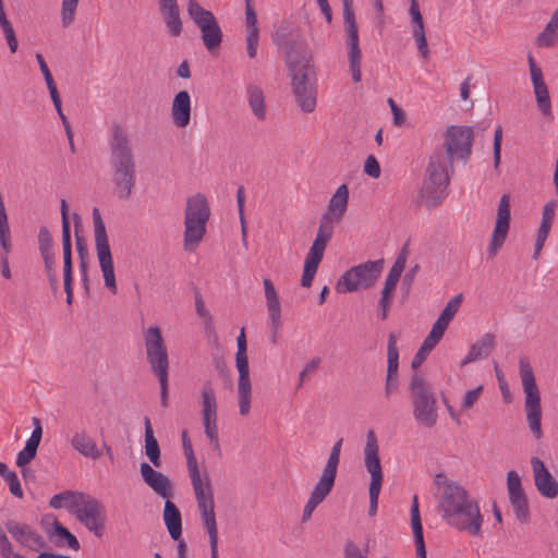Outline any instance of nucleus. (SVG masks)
<instances>
[{
	"label": "nucleus",
	"instance_id": "nucleus-1",
	"mask_svg": "<svg viewBox=\"0 0 558 558\" xmlns=\"http://www.w3.org/2000/svg\"><path fill=\"white\" fill-rule=\"evenodd\" d=\"M284 47L295 100L302 111L311 113L316 108V73L312 52L292 39H287Z\"/></svg>",
	"mask_w": 558,
	"mask_h": 558
},
{
	"label": "nucleus",
	"instance_id": "nucleus-2",
	"mask_svg": "<svg viewBox=\"0 0 558 558\" xmlns=\"http://www.w3.org/2000/svg\"><path fill=\"white\" fill-rule=\"evenodd\" d=\"M349 191L345 184H341L329 201L327 211L323 214L316 238L305 257L301 278V286L310 288L324 258L328 242L333 234V222L340 221L348 206Z\"/></svg>",
	"mask_w": 558,
	"mask_h": 558
},
{
	"label": "nucleus",
	"instance_id": "nucleus-3",
	"mask_svg": "<svg viewBox=\"0 0 558 558\" xmlns=\"http://www.w3.org/2000/svg\"><path fill=\"white\" fill-rule=\"evenodd\" d=\"M109 149L114 194L129 199L136 183V162L129 134L119 124L112 126Z\"/></svg>",
	"mask_w": 558,
	"mask_h": 558
},
{
	"label": "nucleus",
	"instance_id": "nucleus-4",
	"mask_svg": "<svg viewBox=\"0 0 558 558\" xmlns=\"http://www.w3.org/2000/svg\"><path fill=\"white\" fill-rule=\"evenodd\" d=\"M442 150L435 149L426 167V177L421 189L422 203L427 208L438 206L447 196L453 169L444 165Z\"/></svg>",
	"mask_w": 558,
	"mask_h": 558
},
{
	"label": "nucleus",
	"instance_id": "nucleus-5",
	"mask_svg": "<svg viewBox=\"0 0 558 558\" xmlns=\"http://www.w3.org/2000/svg\"><path fill=\"white\" fill-rule=\"evenodd\" d=\"M409 393L415 422L425 428H433L438 421L437 400L430 384L420 374L411 376Z\"/></svg>",
	"mask_w": 558,
	"mask_h": 558
},
{
	"label": "nucleus",
	"instance_id": "nucleus-6",
	"mask_svg": "<svg viewBox=\"0 0 558 558\" xmlns=\"http://www.w3.org/2000/svg\"><path fill=\"white\" fill-rule=\"evenodd\" d=\"M519 367L522 387L525 393L524 410L526 413V422L534 438L538 440L543 437V429L541 424V393L535 381L533 368L526 357L520 359Z\"/></svg>",
	"mask_w": 558,
	"mask_h": 558
},
{
	"label": "nucleus",
	"instance_id": "nucleus-7",
	"mask_svg": "<svg viewBox=\"0 0 558 558\" xmlns=\"http://www.w3.org/2000/svg\"><path fill=\"white\" fill-rule=\"evenodd\" d=\"M70 499L71 514L95 536L100 537L105 531V506L90 495H66Z\"/></svg>",
	"mask_w": 558,
	"mask_h": 558
},
{
	"label": "nucleus",
	"instance_id": "nucleus-8",
	"mask_svg": "<svg viewBox=\"0 0 558 558\" xmlns=\"http://www.w3.org/2000/svg\"><path fill=\"white\" fill-rule=\"evenodd\" d=\"M209 218L208 203L205 195L197 194L187 199L185 208L184 248L194 251L206 233Z\"/></svg>",
	"mask_w": 558,
	"mask_h": 558
},
{
	"label": "nucleus",
	"instance_id": "nucleus-9",
	"mask_svg": "<svg viewBox=\"0 0 558 558\" xmlns=\"http://www.w3.org/2000/svg\"><path fill=\"white\" fill-rule=\"evenodd\" d=\"M384 265L385 260L380 258L351 267L339 278L336 291L348 293L372 288L380 277Z\"/></svg>",
	"mask_w": 558,
	"mask_h": 558
},
{
	"label": "nucleus",
	"instance_id": "nucleus-10",
	"mask_svg": "<svg viewBox=\"0 0 558 558\" xmlns=\"http://www.w3.org/2000/svg\"><path fill=\"white\" fill-rule=\"evenodd\" d=\"M182 445L183 452L186 458V468L189 472V477L191 480L193 490L197 500V506L202 512V519L205 529L209 533V510L207 506L208 498L206 497L205 489L209 488V480L207 473L204 471L203 475L201 474L197 459L195 457L191 439L187 436V432H182Z\"/></svg>",
	"mask_w": 558,
	"mask_h": 558
},
{
	"label": "nucleus",
	"instance_id": "nucleus-11",
	"mask_svg": "<svg viewBox=\"0 0 558 558\" xmlns=\"http://www.w3.org/2000/svg\"><path fill=\"white\" fill-rule=\"evenodd\" d=\"M441 513L450 526L466 532L471 536H482L483 515L476 500L470 498Z\"/></svg>",
	"mask_w": 558,
	"mask_h": 558
},
{
	"label": "nucleus",
	"instance_id": "nucleus-12",
	"mask_svg": "<svg viewBox=\"0 0 558 558\" xmlns=\"http://www.w3.org/2000/svg\"><path fill=\"white\" fill-rule=\"evenodd\" d=\"M445 142L442 150L444 165L453 169L454 159H461L464 162L470 158L474 133L471 126L450 125L445 132Z\"/></svg>",
	"mask_w": 558,
	"mask_h": 558
},
{
	"label": "nucleus",
	"instance_id": "nucleus-13",
	"mask_svg": "<svg viewBox=\"0 0 558 558\" xmlns=\"http://www.w3.org/2000/svg\"><path fill=\"white\" fill-rule=\"evenodd\" d=\"M378 441L373 429L367 432L366 444L364 448V462L367 472L371 474L369 483V508L368 514L374 517L378 508V498L383 486V469L378 454Z\"/></svg>",
	"mask_w": 558,
	"mask_h": 558
},
{
	"label": "nucleus",
	"instance_id": "nucleus-14",
	"mask_svg": "<svg viewBox=\"0 0 558 558\" xmlns=\"http://www.w3.org/2000/svg\"><path fill=\"white\" fill-rule=\"evenodd\" d=\"M93 223L95 234V247L99 266L104 276L105 286L112 292L117 293V282L113 268V260L110 251L109 240L106 226L98 208L93 209Z\"/></svg>",
	"mask_w": 558,
	"mask_h": 558
},
{
	"label": "nucleus",
	"instance_id": "nucleus-15",
	"mask_svg": "<svg viewBox=\"0 0 558 558\" xmlns=\"http://www.w3.org/2000/svg\"><path fill=\"white\" fill-rule=\"evenodd\" d=\"M235 366L239 372L238 379V400L239 412L242 416L250 413L252 399V381L250 377L248 359L246 354L247 344L244 329L241 330L236 339Z\"/></svg>",
	"mask_w": 558,
	"mask_h": 558
},
{
	"label": "nucleus",
	"instance_id": "nucleus-16",
	"mask_svg": "<svg viewBox=\"0 0 558 558\" xmlns=\"http://www.w3.org/2000/svg\"><path fill=\"white\" fill-rule=\"evenodd\" d=\"M144 340L151 372L157 378H168L169 359L160 329L149 327L145 332Z\"/></svg>",
	"mask_w": 558,
	"mask_h": 558
},
{
	"label": "nucleus",
	"instance_id": "nucleus-17",
	"mask_svg": "<svg viewBox=\"0 0 558 558\" xmlns=\"http://www.w3.org/2000/svg\"><path fill=\"white\" fill-rule=\"evenodd\" d=\"M60 211L62 218L63 286L66 293V303L71 305L73 302L72 243L69 207L65 199H61Z\"/></svg>",
	"mask_w": 558,
	"mask_h": 558
},
{
	"label": "nucleus",
	"instance_id": "nucleus-18",
	"mask_svg": "<svg viewBox=\"0 0 558 558\" xmlns=\"http://www.w3.org/2000/svg\"><path fill=\"white\" fill-rule=\"evenodd\" d=\"M434 483L439 493V509L441 512L471 498L462 485L448 480L444 473H437Z\"/></svg>",
	"mask_w": 558,
	"mask_h": 558
},
{
	"label": "nucleus",
	"instance_id": "nucleus-19",
	"mask_svg": "<svg viewBox=\"0 0 558 558\" xmlns=\"http://www.w3.org/2000/svg\"><path fill=\"white\" fill-rule=\"evenodd\" d=\"M510 196L505 194L498 204L496 222L488 247V255L490 257L495 256L497 251L504 245L510 228Z\"/></svg>",
	"mask_w": 558,
	"mask_h": 558
},
{
	"label": "nucleus",
	"instance_id": "nucleus-20",
	"mask_svg": "<svg viewBox=\"0 0 558 558\" xmlns=\"http://www.w3.org/2000/svg\"><path fill=\"white\" fill-rule=\"evenodd\" d=\"M527 62L530 68L531 81L535 94L536 105L541 113L545 118H553L551 101L549 97V90L545 83L543 71L536 64L533 56L527 54Z\"/></svg>",
	"mask_w": 558,
	"mask_h": 558
},
{
	"label": "nucleus",
	"instance_id": "nucleus-21",
	"mask_svg": "<svg viewBox=\"0 0 558 558\" xmlns=\"http://www.w3.org/2000/svg\"><path fill=\"white\" fill-rule=\"evenodd\" d=\"M267 312L270 320V341L272 344L277 343L279 330L281 328V305L278 292L268 278L263 280Z\"/></svg>",
	"mask_w": 558,
	"mask_h": 558
},
{
	"label": "nucleus",
	"instance_id": "nucleus-22",
	"mask_svg": "<svg viewBox=\"0 0 558 558\" xmlns=\"http://www.w3.org/2000/svg\"><path fill=\"white\" fill-rule=\"evenodd\" d=\"M533 468L534 482L537 490L543 497L556 498L558 496V482L545 466L544 462L533 457L531 460Z\"/></svg>",
	"mask_w": 558,
	"mask_h": 558
},
{
	"label": "nucleus",
	"instance_id": "nucleus-23",
	"mask_svg": "<svg viewBox=\"0 0 558 558\" xmlns=\"http://www.w3.org/2000/svg\"><path fill=\"white\" fill-rule=\"evenodd\" d=\"M141 474L144 482L160 497L171 498L173 495L171 481L163 473L154 470L148 463L141 464Z\"/></svg>",
	"mask_w": 558,
	"mask_h": 558
},
{
	"label": "nucleus",
	"instance_id": "nucleus-24",
	"mask_svg": "<svg viewBox=\"0 0 558 558\" xmlns=\"http://www.w3.org/2000/svg\"><path fill=\"white\" fill-rule=\"evenodd\" d=\"M408 256V244H404L386 277L384 288L381 290V298L393 300V292L405 268Z\"/></svg>",
	"mask_w": 558,
	"mask_h": 558
},
{
	"label": "nucleus",
	"instance_id": "nucleus-25",
	"mask_svg": "<svg viewBox=\"0 0 558 558\" xmlns=\"http://www.w3.org/2000/svg\"><path fill=\"white\" fill-rule=\"evenodd\" d=\"M171 118L178 128H185L191 120V97L186 90L179 92L171 104Z\"/></svg>",
	"mask_w": 558,
	"mask_h": 558
},
{
	"label": "nucleus",
	"instance_id": "nucleus-26",
	"mask_svg": "<svg viewBox=\"0 0 558 558\" xmlns=\"http://www.w3.org/2000/svg\"><path fill=\"white\" fill-rule=\"evenodd\" d=\"M252 0H245V21H246V52L250 58H255L259 40V28L257 26V16L251 3Z\"/></svg>",
	"mask_w": 558,
	"mask_h": 558
},
{
	"label": "nucleus",
	"instance_id": "nucleus-27",
	"mask_svg": "<svg viewBox=\"0 0 558 558\" xmlns=\"http://www.w3.org/2000/svg\"><path fill=\"white\" fill-rule=\"evenodd\" d=\"M159 10L163 16L165 24L171 36H179L182 33V21L177 0H158Z\"/></svg>",
	"mask_w": 558,
	"mask_h": 558
},
{
	"label": "nucleus",
	"instance_id": "nucleus-28",
	"mask_svg": "<svg viewBox=\"0 0 558 558\" xmlns=\"http://www.w3.org/2000/svg\"><path fill=\"white\" fill-rule=\"evenodd\" d=\"M496 341L493 333H485L480 340L473 343L466 354L461 361V366L475 362L480 359L487 357L495 348Z\"/></svg>",
	"mask_w": 558,
	"mask_h": 558
},
{
	"label": "nucleus",
	"instance_id": "nucleus-29",
	"mask_svg": "<svg viewBox=\"0 0 558 558\" xmlns=\"http://www.w3.org/2000/svg\"><path fill=\"white\" fill-rule=\"evenodd\" d=\"M187 14L201 28L203 43L209 50V11L203 9L196 0H189Z\"/></svg>",
	"mask_w": 558,
	"mask_h": 558
},
{
	"label": "nucleus",
	"instance_id": "nucleus-30",
	"mask_svg": "<svg viewBox=\"0 0 558 558\" xmlns=\"http://www.w3.org/2000/svg\"><path fill=\"white\" fill-rule=\"evenodd\" d=\"M71 446L86 458L97 460L101 457V451L98 449L95 440L85 430L76 432L73 435Z\"/></svg>",
	"mask_w": 558,
	"mask_h": 558
},
{
	"label": "nucleus",
	"instance_id": "nucleus-31",
	"mask_svg": "<svg viewBox=\"0 0 558 558\" xmlns=\"http://www.w3.org/2000/svg\"><path fill=\"white\" fill-rule=\"evenodd\" d=\"M333 485H330L326 482L318 480L314 489L311 493V496L303 509L302 521L306 522L312 517L313 511L317 508L319 504H322L325 498L332 490Z\"/></svg>",
	"mask_w": 558,
	"mask_h": 558
},
{
	"label": "nucleus",
	"instance_id": "nucleus-32",
	"mask_svg": "<svg viewBox=\"0 0 558 558\" xmlns=\"http://www.w3.org/2000/svg\"><path fill=\"white\" fill-rule=\"evenodd\" d=\"M163 521L169 531L170 536L174 541H179L182 534V519L178 507L169 499L165 502Z\"/></svg>",
	"mask_w": 558,
	"mask_h": 558
},
{
	"label": "nucleus",
	"instance_id": "nucleus-33",
	"mask_svg": "<svg viewBox=\"0 0 558 558\" xmlns=\"http://www.w3.org/2000/svg\"><path fill=\"white\" fill-rule=\"evenodd\" d=\"M411 524L416 546L417 558H426V548L423 537V526L418 510L417 496L413 497V501L411 505Z\"/></svg>",
	"mask_w": 558,
	"mask_h": 558
},
{
	"label": "nucleus",
	"instance_id": "nucleus-34",
	"mask_svg": "<svg viewBox=\"0 0 558 558\" xmlns=\"http://www.w3.org/2000/svg\"><path fill=\"white\" fill-rule=\"evenodd\" d=\"M246 95L250 108L257 120L266 119V102L263 89L254 84L246 87Z\"/></svg>",
	"mask_w": 558,
	"mask_h": 558
},
{
	"label": "nucleus",
	"instance_id": "nucleus-35",
	"mask_svg": "<svg viewBox=\"0 0 558 558\" xmlns=\"http://www.w3.org/2000/svg\"><path fill=\"white\" fill-rule=\"evenodd\" d=\"M343 439L340 438L338 441H336L331 448V451L329 453L327 463L323 470V473L319 477L320 481L326 482L330 485L335 486L336 476H337V470L338 464L340 461V451L342 446Z\"/></svg>",
	"mask_w": 558,
	"mask_h": 558
},
{
	"label": "nucleus",
	"instance_id": "nucleus-36",
	"mask_svg": "<svg viewBox=\"0 0 558 558\" xmlns=\"http://www.w3.org/2000/svg\"><path fill=\"white\" fill-rule=\"evenodd\" d=\"M144 426H145V453L149 461L155 466H160V449L157 439L154 436V430L151 427V423L149 417H144Z\"/></svg>",
	"mask_w": 558,
	"mask_h": 558
},
{
	"label": "nucleus",
	"instance_id": "nucleus-37",
	"mask_svg": "<svg viewBox=\"0 0 558 558\" xmlns=\"http://www.w3.org/2000/svg\"><path fill=\"white\" fill-rule=\"evenodd\" d=\"M347 47L349 49L348 58H349V66L352 74V80L354 83L361 82V48L359 44V38L354 39H345Z\"/></svg>",
	"mask_w": 558,
	"mask_h": 558
},
{
	"label": "nucleus",
	"instance_id": "nucleus-38",
	"mask_svg": "<svg viewBox=\"0 0 558 558\" xmlns=\"http://www.w3.org/2000/svg\"><path fill=\"white\" fill-rule=\"evenodd\" d=\"M4 526L17 543L24 547H31L29 538L34 530L28 524L20 523L15 520H8Z\"/></svg>",
	"mask_w": 558,
	"mask_h": 558
},
{
	"label": "nucleus",
	"instance_id": "nucleus-39",
	"mask_svg": "<svg viewBox=\"0 0 558 558\" xmlns=\"http://www.w3.org/2000/svg\"><path fill=\"white\" fill-rule=\"evenodd\" d=\"M387 376L398 377L399 351L397 348V337L389 333L387 342Z\"/></svg>",
	"mask_w": 558,
	"mask_h": 558
},
{
	"label": "nucleus",
	"instance_id": "nucleus-40",
	"mask_svg": "<svg viewBox=\"0 0 558 558\" xmlns=\"http://www.w3.org/2000/svg\"><path fill=\"white\" fill-rule=\"evenodd\" d=\"M0 475L9 485L10 493L16 498H23V489L14 471H11L4 462H0Z\"/></svg>",
	"mask_w": 558,
	"mask_h": 558
},
{
	"label": "nucleus",
	"instance_id": "nucleus-41",
	"mask_svg": "<svg viewBox=\"0 0 558 558\" xmlns=\"http://www.w3.org/2000/svg\"><path fill=\"white\" fill-rule=\"evenodd\" d=\"M556 29H558V23L551 17L545 28L538 34L537 45L539 47H551L556 40Z\"/></svg>",
	"mask_w": 558,
	"mask_h": 558
},
{
	"label": "nucleus",
	"instance_id": "nucleus-42",
	"mask_svg": "<svg viewBox=\"0 0 558 558\" xmlns=\"http://www.w3.org/2000/svg\"><path fill=\"white\" fill-rule=\"evenodd\" d=\"M345 39L359 38V27L353 9H343Z\"/></svg>",
	"mask_w": 558,
	"mask_h": 558
},
{
	"label": "nucleus",
	"instance_id": "nucleus-43",
	"mask_svg": "<svg viewBox=\"0 0 558 558\" xmlns=\"http://www.w3.org/2000/svg\"><path fill=\"white\" fill-rule=\"evenodd\" d=\"M514 514L520 522L526 523L530 517L526 496H520L509 499Z\"/></svg>",
	"mask_w": 558,
	"mask_h": 558
},
{
	"label": "nucleus",
	"instance_id": "nucleus-44",
	"mask_svg": "<svg viewBox=\"0 0 558 558\" xmlns=\"http://www.w3.org/2000/svg\"><path fill=\"white\" fill-rule=\"evenodd\" d=\"M77 5L78 0H62L61 23L63 27H68L74 22Z\"/></svg>",
	"mask_w": 558,
	"mask_h": 558
},
{
	"label": "nucleus",
	"instance_id": "nucleus-45",
	"mask_svg": "<svg viewBox=\"0 0 558 558\" xmlns=\"http://www.w3.org/2000/svg\"><path fill=\"white\" fill-rule=\"evenodd\" d=\"M556 207H557L556 201L547 202L544 205L543 211H542V221H541V226H539L538 230L545 231V232L550 231L551 225L554 222L555 215H556L555 214Z\"/></svg>",
	"mask_w": 558,
	"mask_h": 558
},
{
	"label": "nucleus",
	"instance_id": "nucleus-46",
	"mask_svg": "<svg viewBox=\"0 0 558 558\" xmlns=\"http://www.w3.org/2000/svg\"><path fill=\"white\" fill-rule=\"evenodd\" d=\"M507 488L509 499L525 495L522 487L521 478L519 474L513 470L507 473Z\"/></svg>",
	"mask_w": 558,
	"mask_h": 558
},
{
	"label": "nucleus",
	"instance_id": "nucleus-47",
	"mask_svg": "<svg viewBox=\"0 0 558 558\" xmlns=\"http://www.w3.org/2000/svg\"><path fill=\"white\" fill-rule=\"evenodd\" d=\"M462 300V294H458L453 296L451 300H449V302L446 304L445 308L442 310L438 318L441 319L442 322H446L449 325L450 322L453 319L454 315L458 313Z\"/></svg>",
	"mask_w": 558,
	"mask_h": 558
},
{
	"label": "nucleus",
	"instance_id": "nucleus-48",
	"mask_svg": "<svg viewBox=\"0 0 558 558\" xmlns=\"http://www.w3.org/2000/svg\"><path fill=\"white\" fill-rule=\"evenodd\" d=\"M45 264V270L49 280L50 288L53 292L58 289V277L54 271V254H41Z\"/></svg>",
	"mask_w": 558,
	"mask_h": 558
},
{
	"label": "nucleus",
	"instance_id": "nucleus-49",
	"mask_svg": "<svg viewBox=\"0 0 558 558\" xmlns=\"http://www.w3.org/2000/svg\"><path fill=\"white\" fill-rule=\"evenodd\" d=\"M53 531L57 536L66 541L70 548L74 550L80 549V543L77 538L57 520L53 522Z\"/></svg>",
	"mask_w": 558,
	"mask_h": 558
},
{
	"label": "nucleus",
	"instance_id": "nucleus-50",
	"mask_svg": "<svg viewBox=\"0 0 558 558\" xmlns=\"http://www.w3.org/2000/svg\"><path fill=\"white\" fill-rule=\"evenodd\" d=\"M448 326L449 325L446 322H442L441 319L437 318L436 322L433 324L432 330L424 340L436 347L438 342L441 340Z\"/></svg>",
	"mask_w": 558,
	"mask_h": 558
},
{
	"label": "nucleus",
	"instance_id": "nucleus-51",
	"mask_svg": "<svg viewBox=\"0 0 558 558\" xmlns=\"http://www.w3.org/2000/svg\"><path fill=\"white\" fill-rule=\"evenodd\" d=\"M66 495H84V493L65 490L52 496L49 500V506L53 509L65 508L71 513L70 499Z\"/></svg>",
	"mask_w": 558,
	"mask_h": 558
},
{
	"label": "nucleus",
	"instance_id": "nucleus-52",
	"mask_svg": "<svg viewBox=\"0 0 558 558\" xmlns=\"http://www.w3.org/2000/svg\"><path fill=\"white\" fill-rule=\"evenodd\" d=\"M38 446L26 441L25 447L17 453L16 465L26 466L37 454Z\"/></svg>",
	"mask_w": 558,
	"mask_h": 558
},
{
	"label": "nucleus",
	"instance_id": "nucleus-53",
	"mask_svg": "<svg viewBox=\"0 0 558 558\" xmlns=\"http://www.w3.org/2000/svg\"><path fill=\"white\" fill-rule=\"evenodd\" d=\"M38 246L41 254L52 252V238L47 227H41L38 232Z\"/></svg>",
	"mask_w": 558,
	"mask_h": 558
},
{
	"label": "nucleus",
	"instance_id": "nucleus-54",
	"mask_svg": "<svg viewBox=\"0 0 558 558\" xmlns=\"http://www.w3.org/2000/svg\"><path fill=\"white\" fill-rule=\"evenodd\" d=\"M434 348L435 345L424 340L421 348L418 349V351L416 352L412 360L411 367L413 369L420 367L423 364V362L427 359L428 354L434 350Z\"/></svg>",
	"mask_w": 558,
	"mask_h": 558
},
{
	"label": "nucleus",
	"instance_id": "nucleus-55",
	"mask_svg": "<svg viewBox=\"0 0 558 558\" xmlns=\"http://www.w3.org/2000/svg\"><path fill=\"white\" fill-rule=\"evenodd\" d=\"M244 202H245V191L243 186H240L236 192V203L239 207L240 222H241V234L242 236H247V228L246 220L244 216Z\"/></svg>",
	"mask_w": 558,
	"mask_h": 558
},
{
	"label": "nucleus",
	"instance_id": "nucleus-56",
	"mask_svg": "<svg viewBox=\"0 0 558 558\" xmlns=\"http://www.w3.org/2000/svg\"><path fill=\"white\" fill-rule=\"evenodd\" d=\"M501 142H502V129L500 125L497 126L494 134V168L498 170L501 159Z\"/></svg>",
	"mask_w": 558,
	"mask_h": 558
},
{
	"label": "nucleus",
	"instance_id": "nucleus-57",
	"mask_svg": "<svg viewBox=\"0 0 558 558\" xmlns=\"http://www.w3.org/2000/svg\"><path fill=\"white\" fill-rule=\"evenodd\" d=\"M483 386L480 385L475 387L474 389L468 390L463 397V401L461 404L462 410H469L471 409L480 399L482 392H483Z\"/></svg>",
	"mask_w": 558,
	"mask_h": 558
},
{
	"label": "nucleus",
	"instance_id": "nucleus-58",
	"mask_svg": "<svg viewBox=\"0 0 558 558\" xmlns=\"http://www.w3.org/2000/svg\"><path fill=\"white\" fill-rule=\"evenodd\" d=\"M203 397V421L205 434L209 437V389L204 385L202 389Z\"/></svg>",
	"mask_w": 558,
	"mask_h": 558
},
{
	"label": "nucleus",
	"instance_id": "nucleus-59",
	"mask_svg": "<svg viewBox=\"0 0 558 558\" xmlns=\"http://www.w3.org/2000/svg\"><path fill=\"white\" fill-rule=\"evenodd\" d=\"M222 40V32L220 26L211 14V57L215 56V50L219 48Z\"/></svg>",
	"mask_w": 558,
	"mask_h": 558
},
{
	"label": "nucleus",
	"instance_id": "nucleus-60",
	"mask_svg": "<svg viewBox=\"0 0 558 558\" xmlns=\"http://www.w3.org/2000/svg\"><path fill=\"white\" fill-rule=\"evenodd\" d=\"M364 172L373 179H377L380 175V166L376 157L369 155L364 163Z\"/></svg>",
	"mask_w": 558,
	"mask_h": 558
},
{
	"label": "nucleus",
	"instance_id": "nucleus-61",
	"mask_svg": "<svg viewBox=\"0 0 558 558\" xmlns=\"http://www.w3.org/2000/svg\"><path fill=\"white\" fill-rule=\"evenodd\" d=\"M320 362V357H315L305 365V367L299 375L298 388L303 386L306 376L313 374L319 367Z\"/></svg>",
	"mask_w": 558,
	"mask_h": 558
},
{
	"label": "nucleus",
	"instance_id": "nucleus-62",
	"mask_svg": "<svg viewBox=\"0 0 558 558\" xmlns=\"http://www.w3.org/2000/svg\"><path fill=\"white\" fill-rule=\"evenodd\" d=\"M1 28L4 33L11 52H15L17 50L19 43L11 23L1 26Z\"/></svg>",
	"mask_w": 558,
	"mask_h": 558
},
{
	"label": "nucleus",
	"instance_id": "nucleus-63",
	"mask_svg": "<svg viewBox=\"0 0 558 558\" xmlns=\"http://www.w3.org/2000/svg\"><path fill=\"white\" fill-rule=\"evenodd\" d=\"M343 558H366L360 547L352 541H348L344 545Z\"/></svg>",
	"mask_w": 558,
	"mask_h": 558
},
{
	"label": "nucleus",
	"instance_id": "nucleus-64",
	"mask_svg": "<svg viewBox=\"0 0 558 558\" xmlns=\"http://www.w3.org/2000/svg\"><path fill=\"white\" fill-rule=\"evenodd\" d=\"M33 425L34 429L32 432L31 437L26 441L31 442L32 445L34 444L36 446H39L43 436V427L40 420L37 417H33Z\"/></svg>",
	"mask_w": 558,
	"mask_h": 558
}]
</instances>
